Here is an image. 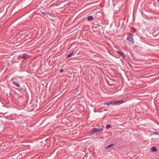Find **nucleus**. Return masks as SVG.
<instances>
[{
  "instance_id": "nucleus-1",
  "label": "nucleus",
  "mask_w": 159,
  "mask_h": 159,
  "mask_svg": "<svg viewBox=\"0 0 159 159\" xmlns=\"http://www.w3.org/2000/svg\"><path fill=\"white\" fill-rule=\"evenodd\" d=\"M103 130V129L102 127L98 128H92L90 131V133L91 134H93L96 133H100L102 132Z\"/></svg>"
},
{
  "instance_id": "nucleus-2",
  "label": "nucleus",
  "mask_w": 159,
  "mask_h": 159,
  "mask_svg": "<svg viewBox=\"0 0 159 159\" xmlns=\"http://www.w3.org/2000/svg\"><path fill=\"white\" fill-rule=\"evenodd\" d=\"M133 36V34H132L128 33H127V37L126 40L132 44H134V42Z\"/></svg>"
},
{
  "instance_id": "nucleus-3",
  "label": "nucleus",
  "mask_w": 159,
  "mask_h": 159,
  "mask_svg": "<svg viewBox=\"0 0 159 159\" xmlns=\"http://www.w3.org/2000/svg\"><path fill=\"white\" fill-rule=\"evenodd\" d=\"M37 104H29L28 105L29 110L30 111H32L36 107Z\"/></svg>"
},
{
  "instance_id": "nucleus-4",
  "label": "nucleus",
  "mask_w": 159,
  "mask_h": 159,
  "mask_svg": "<svg viewBox=\"0 0 159 159\" xmlns=\"http://www.w3.org/2000/svg\"><path fill=\"white\" fill-rule=\"evenodd\" d=\"M123 101H117L114 102L113 104L114 105L120 104L123 102Z\"/></svg>"
},
{
  "instance_id": "nucleus-5",
  "label": "nucleus",
  "mask_w": 159,
  "mask_h": 159,
  "mask_svg": "<svg viewBox=\"0 0 159 159\" xmlns=\"http://www.w3.org/2000/svg\"><path fill=\"white\" fill-rule=\"evenodd\" d=\"M151 151L152 152H157V149L155 147H153L151 148Z\"/></svg>"
},
{
  "instance_id": "nucleus-6",
  "label": "nucleus",
  "mask_w": 159,
  "mask_h": 159,
  "mask_svg": "<svg viewBox=\"0 0 159 159\" xmlns=\"http://www.w3.org/2000/svg\"><path fill=\"white\" fill-rule=\"evenodd\" d=\"M12 83L14 85H16L17 87H20L19 84L17 82L14 81H12Z\"/></svg>"
},
{
  "instance_id": "nucleus-7",
  "label": "nucleus",
  "mask_w": 159,
  "mask_h": 159,
  "mask_svg": "<svg viewBox=\"0 0 159 159\" xmlns=\"http://www.w3.org/2000/svg\"><path fill=\"white\" fill-rule=\"evenodd\" d=\"M116 52L117 53H118L120 54L121 55V56H122V57L123 58H125V57L124 55L121 51H116Z\"/></svg>"
},
{
  "instance_id": "nucleus-8",
  "label": "nucleus",
  "mask_w": 159,
  "mask_h": 159,
  "mask_svg": "<svg viewBox=\"0 0 159 159\" xmlns=\"http://www.w3.org/2000/svg\"><path fill=\"white\" fill-rule=\"evenodd\" d=\"M93 19V16L92 15L89 16L87 18V19L89 21H91Z\"/></svg>"
},
{
  "instance_id": "nucleus-9",
  "label": "nucleus",
  "mask_w": 159,
  "mask_h": 159,
  "mask_svg": "<svg viewBox=\"0 0 159 159\" xmlns=\"http://www.w3.org/2000/svg\"><path fill=\"white\" fill-rule=\"evenodd\" d=\"M113 104V102H105L104 103V105H107L108 106H109L111 104Z\"/></svg>"
},
{
  "instance_id": "nucleus-10",
  "label": "nucleus",
  "mask_w": 159,
  "mask_h": 159,
  "mask_svg": "<svg viewBox=\"0 0 159 159\" xmlns=\"http://www.w3.org/2000/svg\"><path fill=\"white\" fill-rule=\"evenodd\" d=\"M23 100V98H19L18 99V102L19 103V101H20L21 100L22 101ZM23 101L22 102H20V104H22L23 103Z\"/></svg>"
},
{
  "instance_id": "nucleus-11",
  "label": "nucleus",
  "mask_w": 159,
  "mask_h": 159,
  "mask_svg": "<svg viewBox=\"0 0 159 159\" xmlns=\"http://www.w3.org/2000/svg\"><path fill=\"white\" fill-rule=\"evenodd\" d=\"M114 146V144H110L109 145H108L107 146L106 148H105V149H108L110 148H111V147L113 146Z\"/></svg>"
},
{
  "instance_id": "nucleus-12",
  "label": "nucleus",
  "mask_w": 159,
  "mask_h": 159,
  "mask_svg": "<svg viewBox=\"0 0 159 159\" xmlns=\"http://www.w3.org/2000/svg\"><path fill=\"white\" fill-rule=\"evenodd\" d=\"M27 55L26 54H23V56H22L21 57V58L23 59L24 60H25L26 58V57Z\"/></svg>"
},
{
  "instance_id": "nucleus-13",
  "label": "nucleus",
  "mask_w": 159,
  "mask_h": 159,
  "mask_svg": "<svg viewBox=\"0 0 159 159\" xmlns=\"http://www.w3.org/2000/svg\"><path fill=\"white\" fill-rule=\"evenodd\" d=\"M74 51H73L70 54L67 56V58H68L70 57L74 53Z\"/></svg>"
},
{
  "instance_id": "nucleus-14",
  "label": "nucleus",
  "mask_w": 159,
  "mask_h": 159,
  "mask_svg": "<svg viewBox=\"0 0 159 159\" xmlns=\"http://www.w3.org/2000/svg\"><path fill=\"white\" fill-rule=\"evenodd\" d=\"M111 128V126L110 125L107 124L106 125V128L107 129L108 128Z\"/></svg>"
},
{
  "instance_id": "nucleus-15",
  "label": "nucleus",
  "mask_w": 159,
  "mask_h": 159,
  "mask_svg": "<svg viewBox=\"0 0 159 159\" xmlns=\"http://www.w3.org/2000/svg\"><path fill=\"white\" fill-rule=\"evenodd\" d=\"M22 56H21V55H20V56H18V58L20 59V60L22 58H21V57Z\"/></svg>"
},
{
  "instance_id": "nucleus-16",
  "label": "nucleus",
  "mask_w": 159,
  "mask_h": 159,
  "mask_svg": "<svg viewBox=\"0 0 159 159\" xmlns=\"http://www.w3.org/2000/svg\"><path fill=\"white\" fill-rule=\"evenodd\" d=\"M9 119L11 120H14V117H10L9 118Z\"/></svg>"
},
{
  "instance_id": "nucleus-17",
  "label": "nucleus",
  "mask_w": 159,
  "mask_h": 159,
  "mask_svg": "<svg viewBox=\"0 0 159 159\" xmlns=\"http://www.w3.org/2000/svg\"><path fill=\"white\" fill-rule=\"evenodd\" d=\"M63 71V70L62 69H61V70H60V72L61 73Z\"/></svg>"
},
{
  "instance_id": "nucleus-18",
  "label": "nucleus",
  "mask_w": 159,
  "mask_h": 159,
  "mask_svg": "<svg viewBox=\"0 0 159 159\" xmlns=\"http://www.w3.org/2000/svg\"><path fill=\"white\" fill-rule=\"evenodd\" d=\"M43 14L44 15H45V14L44 12L43 13Z\"/></svg>"
},
{
  "instance_id": "nucleus-19",
  "label": "nucleus",
  "mask_w": 159,
  "mask_h": 159,
  "mask_svg": "<svg viewBox=\"0 0 159 159\" xmlns=\"http://www.w3.org/2000/svg\"><path fill=\"white\" fill-rule=\"evenodd\" d=\"M155 133L156 134H158V133H157V132H155Z\"/></svg>"
},
{
  "instance_id": "nucleus-20",
  "label": "nucleus",
  "mask_w": 159,
  "mask_h": 159,
  "mask_svg": "<svg viewBox=\"0 0 159 159\" xmlns=\"http://www.w3.org/2000/svg\"><path fill=\"white\" fill-rule=\"evenodd\" d=\"M157 1L159 2V0H157Z\"/></svg>"
},
{
  "instance_id": "nucleus-21",
  "label": "nucleus",
  "mask_w": 159,
  "mask_h": 159,
  "mask_svg": "<svg viewBox=\"0 0 159 159\" xmlns=\"http://www.w3.org/2000/svg\"><path fill=\"white\" fill-rule=\"evenodd\" d=\"M112 80V81H115V80Z\"/></svg>"
}]
</instances>
